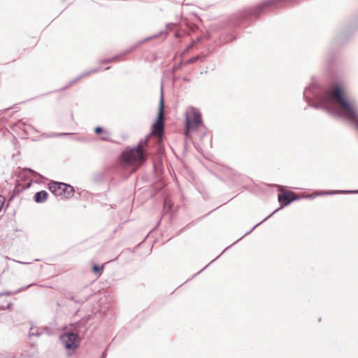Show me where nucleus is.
I'll use <instances>...</instances> for the list:
<instances>
[{
  "instance_id": "f257e3e1",
  "label": "nucleus",
  "mask_w": 358,
  "mask_h": 358,
  "mask_svg": "<svg viewBox=\"0 0 358 358\" xmlns=\"http://www.w3.org/2000/svg\"><path fill=\"white\" fill-rule=\"evenodd\" d=\"M303 98L308 103L307 107L322 109L329 115L343 117L358 129L356 103L345 98L338 85L333 90L329 86L312 83L305 88Z\"/></svg>"
},
{
  "instance_id": "f03ea898",
  "label": "nucleus",
  "mask_w": 358,
  "mask_h": 358,
  "mask_svg": "<svg viewBox=\"0 0 358 358\" xmlns=\"http://www.w3.org/2000/svg\"><path fill=\"white\" fill-rule=\"evenodd\" d=\"M301 0H264L259 4L246 8L237 13L234 19L236 27H245V23L250 22L252 19H257L266 10H273L287 8L299 3Z\"/></svg>"
},
{
  "instance_id": "7ed1b4c3",
  "label": "nucleus",
  "mask_w": 358,
  "mask_h": 358,
  "mask_svg": "<svg viewBox=\"0 0 358 358\" xmlns=\"http://www.w3.org/2000/svg\"><path fill=\"white\" fill-rule=\"evenodd\" d=\"M164 110V101L163 91L162 90L157 119L152 125L151 131L145 136L144 139H141L136 145L140 146L141 150H146L145 147L148 145V140L152 136H156L159 140H162L165 125Z\"/></svg>"
},
{
  "instance_id": "20e7f679",
  "label": "nucleus",
  "mask_w": 358,
  "mask_h": 358,
  "mask_svg": "<svg viewBox=\"0 0 358 358\" xmlns=\"http://www.w3.org/2000/svg\"><path fill=\"white\" fill-rule=\"evenodd\" d=\"M278 201L281 203V206L278 208V209L275 210L273 213H271L269 215H268L265 219H264L260 222L257 223L256 225H255L250 231H247L245 234H243L239 239H242L245 236L250 234L257 227L259 226L262 223H263L264 221L268 220L269 217H271L275 213H276L280 209L289 205L292 202L294 201H297L299 199V197L296 195L295 193L292 192H288L285 191L282 194H278Z\"/></svg>"
},
{
  "instance_id": "39448f33",
  "label": "nucleus",
  "mask_w": 358,
  "mask_h": 358,
  "mask_svg": "<svg viewBox=\"0 0 358 358\" xmlns=\"http://www.w3.org/2000/svg\"><path fill=\"white\" fill-rule=\"evenodd\" d=\"M192 117L186 115L185 117V135L187 137L190 131L196 130L199 125L202 124L201 113L196 108H192Z\"/></svg>"
},
{
  "instance_id": "423d86ee",
  "label": "nucleus",
  "mask_w": 358,
  "mask_h": 358,
  "mask_svg": "<svg viewBox=\"0 0 358 358\" xmlns=\"http://www.w3.org/2000/svg\"><path fill=\"white\" fill-rule=\"evenodd\" d=\"M50 189L56 196L68 199L73 196L74 189L72 186L63 182H52L50 184Z\"/></svg>"
},
{
  "instance_id": "0eeeda50",
  "label": "nucleus",
  "mask_w": 358,
  "mask_h": 358,
  "mask_svg": "<svg viewBox=\"0 0 358 358\" xmlns=\"http://www.w3.org/2000/svg\"><path fill=\"white\" fill-rule=\"evenodd\" d=\"M78 336L73 332L64 333L60 336V342L68 350L74 352L79 345Z\"/></svg>"
},
{
  "instance_id": "6e6552de",
  "label": "nucleus",
  "mask_w": 358,
  "mask_h": 358,
  "mask_svg": "<svg viewBox=\"0 0 358 358\" xmlns=\"http://www.w3.org/2000/svg\"><path fill=\"white\" fill-rule=\"evenodd\" d=\"M355 30V27L354 25H348L336 36L334 43L336 44H342L343 42L348 41L350 38Z\"/></svg>"
},
{
  "instance_id": "1a4fd4ad",
  "label": "nucleus",
  "mask_w": 358,
  "mask_h": 358,
  "mask_svg": "<svg viewBox=\"0 0 358 358\" xmlns=\"http://www.w3.org/2000/svg\"><path fill=\"white\" fill-rule=\"evenodd\" d=\"M148 156L147 150H141L139 145H136V170L145 163Z\"/></svg>"
},
{
  "instance_id": "9d476101",
  "label": "nucleus",
  "mask_w": 358,
  "mask_h": 358,
  "mask_svg": "<svg viewBox=\"0 0 358 358\" xmlns=\"http://www.w3.org/2000/svg\"><path fill=\"white\" fill-rule=\"evenodd\" d=\"M122 165L127 166L133 165L134 163V148H131L128 150L122 152L121 155Z\"/></svg>"
},
{
  "instance_id": "9b49d317",
  "label": "nucleus",
  "mask_w": 358,
  "mask_h": 358,
  "mask_svg": "<svg viewBox=\"0 0 358 358\" xmlns=\"http://www.w3.org/2000/svg\"><path fill=\"white\" fill-rule=\"evenodd\" d=\"M337 194H358V189L355 190H331L329 192H321L317 195H333Z\"/></svg>"
},
{
  "instance_id": "f8f14e48",
  "label": "nucleus",
  "mask_w": 358,
  "mask_h": 358,
  "mask_svg": "<svg viewBox=\"0 0 358 358\" xmlns=\"http://www.w3.org/2000/svg\"><path fill=\"white\" fill-rule=\"evenodd\" d=\"M48 197V192L46 191H40L35 194L34 201L36 203H43Z\"/></svg>"
},
{
  "instance_id": "ddd939ff",
  "label": "nucleus",
  "mask_w": 358,
  "mask_h": 358,
  "mask_svg": "<svg viewBox=\"0 0 358 358\" xmlns=\"http://www.w3.org/2000/svg\"><path fill=\"white\" fill-rule=\"evenodd\" d=\"M99 71V69H90V71H85L84 73H83L81 75H80L79 76H78V78H76V79L73 80L71 81L70 84H72V83H76V81L79 80L80 79H81L82 78L85 77V76H89L90 75L91 73H96Z\"/></svg>"
},
{
  "instance_id": "4468645a",
  "label": "nucleus",
  "mask_w": 358,
  "mask_h": 358,
  "mask_svg": "<svg viewBox=\"0 0 358 358\" xmlns=\"http://www.w3.org/2000/svg\"><path fill=\"white\" fill-rule=\"evenodd\" d=\"M167 34H168V32H167L166 31L162 30V31H159L158 34H155V35H152V36H151L147 37V38H145L144 40H143V41H140L138 42V43H139V44H141V43H143L144 41H148V40H150V39H151V38H157V37H159V36H163V39H165V38L166 37Z\"/></svg>"
},
{
  "instance_id": "2eb2a0df",
  "label": "nucleus",
  "mask_w": 358,
  "mask_h": 358,
  "mask_svg": "<svg viewBox=\"0 0 358 358\" xmlns=\"http://www.w3.org/2000/svg\"><path fill=\"white\" fill-rule=\"evenodd\" d=\"M222 39L224 43H230L236 40V37L231 35V34H226L222 35Z\"/></svg>"
},
{
  "instance_id": "dca6fc26",
  "label": "nucleus",
  "mask_w": 358,
  "mask_h": 358,
  "mask_svg": "<svg viewBox=\"0 0 358 358\" xmlns=\"http://www.w3.org/2000/svg\"><path fill=\"white\" fill-rule=\"evenodd\" d=\"M103 135L101 137V139L102 141H109L110 138V132L108 131L104 130L103 131Z\"/></svg>"
},
{
  "instance_id": "f3484780",
  "label": "nucleus",
  "mask_w": 358,
  "mask_h": 358,
  "mask_svg": "<svg viewBox=\"0 0 358 358\" xmlns=\"http://www.w3.org/2000/svg\"><path fill=\"white\" fill-rule=\"evenodd\" d=\"M73 134L71 133H57L49 135V137H59V136H71Z\"/></svg>"
},
{
  "instance_id": "a211bd4d",
  "label": "nucleus",
  "mask_w": 358,
  "mask_h": 358,
  "mask_svg": "<svg viewBox=\"0 0 358 358\" xmlns=\"http://www.w3.org/2000/svg\"><path fill=\"white\" fill-rule=\"evenodd\" d=\"M41 335V333L38 331L37 329H36L34 327H31V329H30V336H39Z\"/></svg>"
},
{
  "instance_id": "6ab92c4d",
  "label": "nucleus",
  "mask_w": 358,
  "mask_h": 358,
  "mask_svg": "<svg viewBox=\"0 0 358 358\" xmlns=\"http://www.w3.org/2000/svg\"><path fill=\"white\" fill-rule=\"evenodd\" d=\"M199 59V56H195V57H193L189 58L187 60H186L185 63L186 64H192V63L196 62Z\"/></svg>"
},
{
  "instance_id": "aec40b11",
  "label": "nucleus",
  "mask_w": 358,
  "mask_h": 358,
  "mask_svg": "<svg viewBox=\"0 0 358 358\" xmlns=\"http://www.w3.org/2000/svg\"><path fill=\"white\" fill-rule=\"evenodd\" d=\"M182 64V62H180L178 64L173 65L172 67V71L176 72V71L179 70L181 68Z\"/></svg>"
},
{
  "instance_id": "412c9836",
  "label": "nucleus",
  "mask_w": 358,
  "mask_h": 358,
  "mask_svg": "<svg viewBox=\"0 0 358 358\" xmlns=\"http://www.w3.org/2000/svg\"><path fill=\"white\" fill-rule=\"evenodd\" d=\"M229 176L231 178V179L234 181V182L236 183V182L235 181V179L234 178H236L238 175V173L235 171H234L233 170H229Z\"/></svg>"
},
{
  "instance_id": "4be33fe9",
  "label": "nucleus",
  "mask_w": 358,
  "mask_h": 358,
  "mask_svg": "<svg viewBox=\"0 0 358 358\" xmlns=\"http://www.w3.org/2000/svg\"><path fill=\"white\" fill-rule=\"evenodd\" d=\"M92 271L94 273H99V275H100L101 268L98 265H96V264L94 265L92 267Z\"/></svg>"
},
{
  "instance_id": "5701e85b",
  "label": "nucleus",
  "mask_w": 358,
  "mask_h": 358,
  "mask_svg": "<svg viewBox=\"0 0 358 358\" xmlns=\"http://www.w3.org/2000/svg\"><path fill=\"white\" fill-rule=\"evenodd\" d=\"M219 257H217L215 259H213L208 264H207L203 268H202L201 271H199L197 273H196L194 275H196L197 274L201 273L204 269H206L210 264L216 261Z\"/></svg>"
},
{
  "instance_id": "b1692460",
  "label": "nucleus",
  "mask_w": 358,
  "mask_h": 358,
  "mask_svg": "<svg viewBox=\"0 0 358 358\" xmlns=\"http://www.w3.org/2000/svg\"><path fill=\"white\" fill-rule=\"evenodd\" d=\"M164 208H166L167 209H171V203L167 199H166L164 201Z\"/></svg>"
},
{
  "instance_id": "393cba45",
  "label": "nucleus",
  "mask_w": 358,
  "mask_h": 358,
  "mask_svg": "<svg viewBox=\"0 0 358 358\" xmlns=\"http://www.w3.org/2000/svg\"><path fill=\"white\" fill-rule=\"evenodd\" d=\"M11 305H12V303H8L6 304V306H5V305H0V308H1V310H6V309H7V308H10V306H11Z\"/></svg>"
},
{
  "instance_id": "a878e982",
  "label": "nucleus",
  "mask_w": 358,
  "mask_h": 358,
  "mask_svg": "<svg viewBox=\"0 0 358 358\" xmlns=\"http://www.w3.org/2000/svg\"><path fill=\"white\" fill-rule=\"evenodd\" d=\"M103 130L102 129V128H101V127H96V128L94 129V132H95V134H101V132H103Z\"/></svg>"
},
{
  "instance_id": "bb28decb",
  "label": "nucleus",
  "mask_w": 358,
  "mask_h": 358,
  "mask_svg": "<svg viewBox=\"0 0 358 358\" xmlns=\"http://www.w3.org/2000/svg\"><path fill=\"white\" fill-rule=\"evenodd\" d=\"M17 292H2V293H0V296H4V295H11V294H15Z\"/></svg>"
},
{
  "instance_id": "cd10ccee",
  "label": "nucleus",
  "mask_w": 358,
  "mask_h": 358,
  "mask_svg": "<svg viewBox=\"0 0 358 358\" xmlns=\"http://www.w3.org/2000/svg\"><path fill=\"white\" fill-rule=\"evenodd\" d=\"M175 26H176V24H174V23H167L166 24V29H170V30L172 29Z\"/></svg>"
},
{
  "instance_id": "c85d7f7f",
  "label": "nucleus",
  "mask_w": 358,
  "mask_h": 358,
  "mask_svg": "<svg viewBox=\"0 0 358 358\" xmlns=\"http://www.w3.org/2000/svg\"><path fill=\"white\" fill-rule=\"evenodd\" d=\"M117 57H113V58H110V59H106V60L103 61V63H107V62H110L115 61Z\"/></svg>"
},
{
  "instance_id": "c756f323",
  "label": "nucleus",
  "mask_w": 358,
  "mask_h": 358,
  "mask_svg": "<svg viewBox=\"0 0 358 358\" xmlns=\"http://www.w3.org/2000/svg\"><path fill=\"white\" fill-rule=\"evenodd\" d=\"M3 202H4V198L3 196H0V210L2 208V206L3 204Z\"/></svg>"
},
{
  "instance_id": "7c9ffc66",
  "label": "nucleus",
  "mask_w": 358,
  "mask_h": 358,
  "mask_svg": "<svg viewBox=\"0 0 358 358\" xmlns=\"http://www.w3.org/2000/svg\"><path fill=\"white\" fill-rule=\"evenodd\" d=\"M182 79V80L186 81V82L190 81V79L187 77H183Z\"/></svg>"
},
{
  "instance_id": "2f4dec72",
  "label": "nucleus",
  "mask_w": 358,
  "mask_h": 358,
  "mask_svg": "<svg viewBox=\"0 0 358 358\" xmlns=\"http://www.w3.org/2000/svg\"><path fill=\"white\" fill-rule=\"evenodd\" d=\"M327 62L329 64H331L333 63V60L332 59H328Z\"/></svg>"
},
{
  "instance_id": "473e14b6",
  "label": "nucleus",
  "mask_w": 358,
  "mask_h": 358,
  "mask_svg": "<svg viewBox=\"0 0 358 358\" xmlns=\"http://www.w3.org/2000/svg\"><path fill=\"white\" fill-rule=\"evenodd\" d=\"M134 171V167H131V173H133Z\"/></svg>"
},
{
  "instance_id": "72a5a7b5",
  "label": "nucleus",
  "mask_w": 358,
  "mask_h": 358,
  "mask_svg": "<svg viewBox=\"0 0 358 358\" xmlns=\"http://www.w3.org/2000/svg\"><path fill=\"white\" fill-rule=\"evenodd\" d=\"M229 248H230V246L225 248V249L224 250L223 252H225V251H226L227 249H229Z\"/></svg>"
},
{
  "instance_id": "f704fd0d",
  "label": "nucleus",
  "mask_w": 358,
  "mask_h": 358,
  "mask_svg": "<svg viewBox=\"0 0 358 358\" xmlns=\"http://www.w3.org/2000/svg\"><path fill=\"white\" fill-rule=\"evenodd\" d=\"M78 141H83V139L82 138H76Z\"/></svg>"
},
{
  "instance_id": "c9c22d12",
  "label": "nucleus",
  "mask_w": 358,
  "mask_h": 358,
  "mask_svg": "<svg viewBox=\"0 0 358 358\" xmlns=\"http://www.w3.org/2000/svg\"><path fill=\"white\" fill-rule=\"evenodd\" d=\"M153 167H154V169H155V167H156V165H155V162H153Z\"/></svg>"
},
{
  "instance_id": "e433bc0d",
  "label": "nucleus",
  "mask_w": 358,
  "mask_h": 358,
  "mask_svg": "<svg viewBox=\"0 0 358 358\" xmlns=\"http://www.w3.org/2000/svg\"><path fill=\"white\" fill-rule=\"evenodd\" d=\"M102 358H105V352H103Z\"/></svg>"
},
{
  "instance_id": "4c0bfd02",
  "label": "nucleus",
  "mask_w": 358,
  "mask_h": 358,
  "mask_svg": "<svg viewBox=\"0 0 358 358\" xmlns=\"http://www.w3.org/2000/svg\"><path fill=\"white\" fill-rule=\"evenodd\" d=\"M178 79H179V78H178V77H176V78H174V80H178Z\"/></svg>"
},
{
  "instance_id": "58836bf2",
  "label": "nucleus",
  "mask_w": 358,
  "mask_h": 358,
  "mask_svg": "<svg viewBox=\"0 0 358 358\" xmlns=\"http://www.w3.org/2000/svg\"><path fill=\"white\" fill-rule=\"evenodd\" d=\"M141 243L138 244V245H137V246H136V248L139 247V246L141 245Z\"/></svg>"
},
{
  "instance_id": "ea45409f",
  "label": "nucleus",
  "mask_w": 358,
  "mask_h": 358,
  "mask_svg": "<svg viewBox=\"0 0 358 358\" xmlns=\"http://www.w3.org/2000/svg\"><path fill=\"white\" fill-rule=\"evenodd\" d=\"M10 358H13V357H10Z\"/></svg>"
}]
</instances>
